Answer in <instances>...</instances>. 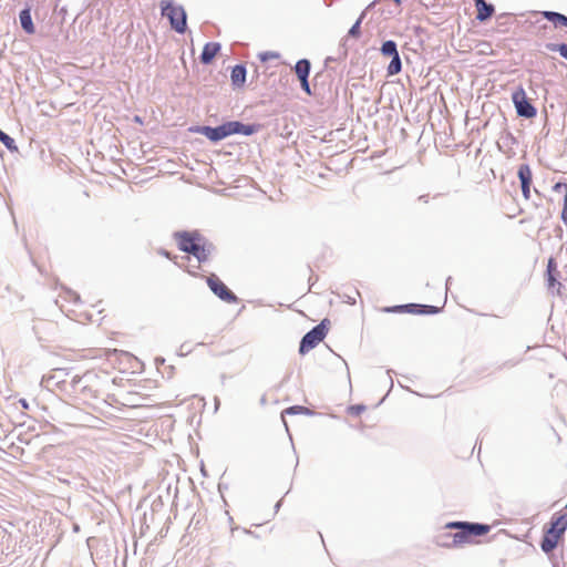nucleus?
Here are the masks:
<instances>
[{"mask_svg":"<svg viewBox=\"0 0 567 567\" xmlns=\"http://www.w3.org/2000/svg\"><path fill=\"white\" fill-rule=\"evenodd\" d=\"M560 218L563 223L567 225V200H564Z\"/></svg>","mask_w":567,"mask_h":567,"instance_id":"38","label":"nucleus"},{"mask_svg":"<svg viewBox=\"0 0 567 567\" xmlns=\"http://www.w3.org/2000/svg\"><path fill=\"white\" fill-rule=\"evenodd\" d=\"M553 517L559 520L561 526L567 529V511L565 513H556Z\"/></svg>","mask_w":567,"mask_h":567,"instance_id":"32","label":"nucleus"},{"mask_svg":"<svg viewBox=\"0 0 567 567\" xmlns=\"http://www.w3.org/2000/svg\"><path fill=\"white\" fill-rule=\"evenodd\" d=\"M441 310L437 306L411 303V315H437Z\"/></svg>","mask_w":567,"mask_h":567,"instance_id":"16","label":"nucleus"},{"mask_svg":"<svg viewBox=\"0 0 567 567\" xmlns=\"http://www.w3.org/2000/svg\"><path fill=\"white\" fill-rule=\"evenodd\" d=\"M215 406H216V410L218 409L219 406V399L218 398H215Z\"/></svg>","mask_w":567,"mask_h":567,"instance_id":"45","label":"nucleus"},{"mask_svg":"<svg viewBox=\"0 0 567 567\" xmlns=\"http://www.w3.org/2000/svg\"><path fill=\"white\" fill-rule=\"evenodd\" d=\"M192 351V348L189 347L188 343H183L181 347H179V352L178 354L179 355H185L187 353H189Z\"/></svg>","mask_w":567,"mask_h":567,"instance_id":"37","label":"nucleus"},{"mask_svg":"<svg viewBox=\"0 0 567 567\" xmlns=\"http://www.w3.org/2000/svg\"><path fill=\"white\" fill-rule=\"evenodd\" d=\"M0 142L7 147L11 153L18 152V146L16 141L2 130L0 131Z\"/></svg>","mask_w":567,"mask_h":567,"instance_id":"23","label":"nucleus"},{"mask_svg":"<svg viewBox=\"0 0 567 567\" xmlns=\"http://www.w3.org/2000/svg\"><path fill=\"white\" fill-rule=\"evenodd\" d=\"M512 102L515 106L516 114L519 117L533 118L537 115V109L533 105L532 101L527 97L523 86H518L512 93Z\"/></svg>","mask_w":567,"mask_h":567,"instance_id":"7","label":"nucleus"},{"mask_svg":"<svg viewBox=\"0 0 567 567\" xmlns=\"http://www.w3.org/2000/svg\"><path fill=\"white\" fill-rule=\"evenodd\" d=\"M369 9L365 8V10L359 16L357 21L352 24V27L348 31V37L350 38H359L361 34V23L367 14V11Z\"/></svg>","mask_w":567,"mask_h":567,"instance_id":"22","label":"nucleus"},{"mask_svg":"<svg viewBox=\"0 0 567 567\" xmlns=\"http://www.w3.org/2000/svg\"><path fill=\"white\" fill-rule=\"evenodd\" d=\"M188 274H190V275H195V271H193V270H188Z\"/></svg>","mask_w":567,"mask_h":567,"instance_id":"48","label":"nucleus"},{"mask_svg":"<svg viewBox=\"0 0 567 567\" xmlns=\"http://www.w3.org/2000/svg\"><path fill=\"white\" fill-rule=\"evenodd\" d=\"M546 49L550 52H558L561 58L567 60V43H546Z\"/></svg>","mask_w":567,"mask_h":567,"instance_id":"24","label":"nucleus"},{"mask_svg":"<svg viewBox=\"0 0 567 567\" xmlns=\"http://www.w3.org/2000/svg\"><path fill=\"white\" fill-rule=\"evenodd\" d=\"M177 247L181 251L192 255L198 264L208 261L216 251L215 245L203 236L198 230H181L174 233Z\"/></svg>","mask_w":567,"mask_h":567,"instance_id":"1","label":"nucleus"},{"mask_svg":"<svg viewBox=\"0 0 567 567\" xmlns=\"http://www.w3.org/2000/svg\"><path fill=\"white\" fill-rule=\"evenodd\" d=\"M391 61L389 65L386 66V75L393 76L399 74L402 71V61L400 54H396L394 56H390Z\"/></svg>","mask_w":567,"mask_h":567,"instance_id":"20","label":"nucleus"},{"mask_svg":"<svg viewBox=\"0 0 567 567\" xmlns=\"http://www.w3.org/2000/svg\"><path fill=\"white\" fill-rule=\"evenodd\" d=\"M504 138H505L506 141H508L512 145H514V144H516V143H517L516 137L513 135V133H512V132H508V131H507V132L505 133Z\"/></svg>","mask_w":567,"mask_h":567,"instance_id":"39","label":"nucleus"},{"mask_svg":"<svg viewBox=\"0 0 567 567\" xmlns=\"http://www.w3.org/2000/svg\"><path fill=\"white\" fill-rule=\"evenodd\" d=\"M380 52L384 56H394L400 54L398 51V44L394 40H386L381 44Z\"/></svg>","mask_w":567,"mask_h":567,"instance_id":"21","label":"nucleus"},{"mask_svg":"<svg viewBox=\"0 0 567 567\" xmlns=\"http://www.w3.org/2000/svg\"><path fill=\"white\" fill-rule=\"evenodd\" d=\"M158 254H159V255H162V256H164V257H165V258H167V259H173L172 254H171L169 251H167L166 249H163V248H162V249H159V250H158Z\"/></svg>","mask_w":567,"mask_h":567,"instance_id":"40","label":"nucleus"},{"mask_svg":"<svg viewBox=\"0 0 567 567\" xmlns=\"http://www.w3.org/2000/svg\"><path fill=\"white\" fill-rule=\"evenodd\" d=\"M284 413L289 414V415H297V414L311 415V414H313V412L310 409L302 406V405L289 406L284 411Z\"/></svg>","mask_w":567,"mask_h":567,"instance_id":"26","label":"nucleus"},{"mask_svg":"<svg viewBox=\"0 0 567 567\" xmlns=\"http://www.w3.org/2000/svg\"><path fill=\"white\" fill-rule=\"evenodd\" d=\"M161 13L167 18L172 30L179 34L187 31V13L183 6L175 4L173 0H162Z\"/></svg>","mask_w":567,"mask_h":567,"instance_id":"3","label":"nucleus"},{"mask_svg":"<svg viewBox=\"0 0 567 567\" xmlns=\"http://www.w3.org/2000/svg\"><path fill=\"white\" fill-rule=\"evenodd\" d=\"M62 374L66 375V373H64V370H58L52 375L43 377L42 382H47V384L54 382L55 385H61V389L66 392V391H69L70 381L62 379L61 378Z\"/></svg>","mask_w":567,"mask_h":567,"instance_id":"18","label":"nucleus"},{"mask_svg":"<svg viewBox=\"0 0 567 567\" xmlns=\"http://www.w3.org/2000/svg\"><path fill=\"white\" fill-rule=\"evenodd\" d=\"M72 295L74 296V299H75V300H79V299H80L79 295H76L75 292H72Z\"/></svg>","mask_w":567,"mask_h":567,"instance_id":"46","label":"nucleus"},{"mask_svg":"<svg viewBox=\"0 0 567 567\" xmlns=\"http://www.w3.org/2000/svg\"><path fill=\"white\" fill-rule=\"evenodd\" d=\"M474 4L476 8V20L480 22L487 21L495 13L494 4L487 2L486 0H474Z\"/></svg>","mask_w":567,"mask_h":567,"instance_id":"11","label":"nucleus"},{"mask_svg":"<svg viewBox=\"0 0 567 567\" xmlns=\"http://www.w3.org/2000/svg\"><path fill=\"white\" fill-rule=\"evenodd\" d=\"M520 188H522L523 197L525 199H529L530 198V186H528V185H520Z\"/></svg>","mask_w":567,"mask_h":567,"instance_id":"36","label":"nucleus"},{"mask_svg":"<svg viewBox=\"0 0 567 567\" xmlns=\"http://www.w3.org/2000/svg\"><path fill=\"white\" fill-rule=\"evenodd\" d=\"M553 192L555 193H564V200H567V183L557 182L553 186Z\"/></svg>","mask_w":567,"mask_h":567,"instance_id":"27","label":"nucleus"},{"mask_svg":"<svg viewBox=\"0 0 567 567\" xmlns=\"http://www.w3.org/2000/svg\"><path fill=\"white\" fill-rule=\"evenodd\" d=\"M165 362V359L164 358H156L155 359V364L156 367H159L161 364H164Z\"/></svg>","mask_w":567,"mask_h":567,"instance_id":"42","label":"nucleus"},{"mask_svg":"<svg viewBox=\"0 0 567 567\" xmlns=\"http://www.w3.org/2000/svg\"><path fill=\"white\" fill-rule=\"evenodd\" d=\"M19 404L21 405V408L23 410H29V408H30V403L25 399H20Z\"/></svg>","mask_w":567,"mask_h":567,"instance_id":"41","label":"nucleus"},{"mask_svg":"<svg viewBox=\"0 0 567 567\" xmlns=\"http://www.w3.org/2000/svg\"><path fill=\"white\" fill-rule=\"evenodd\" d=\"M517 177L520 182V185L532 186L533 174H532L530 166L528 164H520L518 166Z\"/></svg>","mask_w":567,"mask_h":567,"instance_id":"19","label":"nucleus"},{"mask_svg":"<svg viewBox=\"0 0 567 567\" xmlns=\"http://www.w3.org/2000/svg\"><path fill=\"white\" fill-rule=\"evenodd\" d=\"M281 503H282V501L280 499V501H278V502H277V504L275 505V511H276V512H278V511H279V508H280V506H281Z\"/></svg>","mask_w":567,"mask_h":567,"instance_id":"44","label":"nucleus"},{"mask_svg":"<svg viewBox=\"0 0 567 567\" xmlns=\"http://www.w3.org/2000/svg\"><path fill=\"white\" fill-rule=\"evenodd\" d=\"M553 567H557V564H555V563H554V564H553Z\"/></svg>","mask_w":567,"mask_h":567,"instance_id":"49","label":"nucleus"},{"mask_svg":"<svg viewBox=\"0 0 567 567\" xmlns=\"http://www.w3.org/2000/svg\"><path fill=\"white\" fill-rule=\"evenodd\" d=\"M566 528L561 526L559 520L551 516L548 525L544 527L543 537L539 543L540 549L545 554L553 553L563 539Z\"/></svg>","mask_w":567,"mask_h":567,"instance_id":"5","label":"nucleus"},{"mask_svg":"<svg viewBox=\"0 0 567 567\" xmlns=\"http://www.w3.org/2000/svg\"><path fill=\"white\" fill-rule=\"evenodd\" d=\"M556 272H557L556 262H555L554 258H549L548 264H547L546 274H556Z\"/></svg>","mask_w":567,"mask_h":567,"instance_id":"35","label":"nucleus"},{"mask_svg":"<svg viewBox=\"0 0 567 567\" xmlns=\"http://www.w3.org/2000/svg\"><path fill=\"white\" fill-rule=\"evenodd\" d=\"M293 71H295L298 80L309 79L310 71H311L310 60H308V59L298 60L293 66Z\"/></svg>","mask_w":567,"mask_h":567,"instance_id":"15","label":"nucleus"},{"mask_svg":"<svg viewBox=\"0 0 567 567\" xmlns=\"http://www.w3.org/2000/svg\"><path fill=\"white\" fill-rule=\"evenodd\" d=\"M489 530L491 526L487 524L466 522L460 530L454 532L453 540H444L441 543V546L457 547L468 544L474 537L486 535Z\"/></svg>","mask_w":567,"mask_h":567,"instance_id":"2","label":"nucleus"},{"mask_svg":"<svg viewBox=\"0 0 567 567\" xmlns=\"http://www.w3.org/2000/svg\"><path fill=\"white\" fill-rule=\"evenodd\" d=\"M565 509L567 511V504L565 505Z\"/></svg>","mask_w":567,"mask_h":567,"instance_id":"50","label":"nucleus"},{"mask_svg":"<svg viewBox=\"0 0 567 567\" xmlns=\"http://www.w3.org/2000/svg\"><path fill=\"white\" fill-rule=\"evenodd\" d=\"M220 49L221 45L219 42H207L199 55L200 63L204 65L210 64L215 60Z\"/></svg>","mask_w":567,"mask_h":567,"instance_id":"12","label":"nucleus"},{"mask_svg":"<svg viewBox=\"0 0 567 567\" xmlns=\"http://www.w3.org/2000/svg\"><path fill=\"white\" fill-rule=\"evenodd\" d=\"M206 282L212 292L220 300L227 303L238 302V297L216 275L208 276Z\"/></svg>","mask_w":567,"mask_h":567,"instance_id":"9","label":"nucleus"},{"mask_svg":"<svg viewBox=\"0 0 567 567\" xmlns=\"http://www.w3.org/2000/svg\"><path fill=\"white\" fill-rule=\"evenodd\" d=\"M278 56H279L278 53H275V52H271V51H267V52H264V53L259 54V59L261 61H264V62L269 60V59H271V58H278Z\"/></svg>","mask_w":567,"mask_h":567,"instance_id":"34","label":"nucleus"},{"mask_svg":"<svg viewBox=\"0 0 567 567\" xmlns=\"http://www.w3.org/2000/svg\"><path fill=\"white\" fill-rule=\"evenodd\" d=\"M228 130L229 136L231 135H245L250 136L260 131L261 124L259 123H249L245 124L240 121H228Z\"/></svg>","mask_w":567,"mask_h":567,"instance_id":"10","label":"nucleus"},{"mask_svg":"<svg viewBox=\"0 0 567 567\" xmlns=\"http://www.w3.org/2000/svg\"><path fill=\"white\" fill-rule=\"evenodd\" d=\"M299 82H300L301 90L307 95H312V91H311V87H310L309 79H301V80H299Z\"/></svg>","mask_w":567,"mask_h":567,"instance_id":"30","label":"nucleus"},{"mask_svg":"<svg viewBox=\"0 0 567 567\" xmlns=\"http://www.w3.org/2000/svg\"><path fill=\"white\" fill-rule=\"evenodd\" d=\"M451 279H452L451 277H447V279H446V286L450 284Z\"/></svg>","mask_w":567,"mask_h":567,"instance_id":"47","label":"nucleus"},{"mask_svg":"<svg viewBox=\"0 0 567 567\" xmlns=\"http://www.w3.org/2000/svg\"><path fill=\"white\" fill-rule=\"evenodd\" d=\"M365 405L363 404H354L349 406V413L353 416H359L361 413L365 411Z\"/></svg>","mask_w":567,"mask_h":567,"instance_id":"28","label":"nucleus"},{"mask_svg":"<svg viewBox=\"0 0 567 567\" xmlns=\"http://www.w3.org/2000/svg\"><path fill=\"white\" fill-rule=\"evenodd\" d=\"M192 133L204 135L212 143H218L229 136V130L227 122L221 123L217 126L209 125H196L189 128Z\"/></svg>","mask_w":567,"mask_h":567,"instance_id":"8","label":"nucleus"},{"mask_svg":"<svg viewBox=\"0 0 567 567\" xmlns=\"http://www.w3.org/2000/svg\"><path fill=\"white\" fill-rule=\"evenodd\" d=\"M19 21H20V25H21L22 30L27 34H33L35 32V27L32 21L30 7H25L19 12Z\"/></svg>","mask_w":567,"mask_h":567,"instance_id":"14","label":"nucleus"},{"mask_svg":"<svg viewBox=\"0 0 567 567\" xmlns=\"http://www.w3.org/2000/svg\"><path fill=\"white\" fill-rule=\"evenodd\" d=\"M383 311L386 313H411V303L385 307Z\"/></svg>","mask_w":567,"mask_h":567,"instance_id":"25","label":"nucleus"},{"mask_svg":"<svg viewBox=\"0 0 567 567\" xmlns=\"http://www.w3.org/2000/svg\"><path fill=\"white\" fill-rule=\"evenodd\" d=\"M453 534L454 532L451 530L443 532L437 536V544L441 546V543L444 540H453Z\"/></svg>","mask_w":567,"mask_h":567,"instance_id":"29","label":"nucleus"},{"mask_svg":"<svg viewBox=\"0 0 567 567\" xmlns=\"http://www.w3.org/2000/svg\"><path fill=\"white\" fill-rule=\"evenodd\" d=\"M94 378L95 375L90 372L83 375H74L69 383L68 392L84 402L96 399L97 390H95L91 383Z\"/></svg>","mask_w":567,"mask_h":567,"instance_id":"4","label":"nucleus"},{"mask_svg":"<svg viewBox=\"0 0 567 567\" xmlns=\"http://www.w3.org/2000/svg\"><path fill=\"white\" fill-rule=\"evenodd\" d=\"M329 323L328 319H323L301 338L299 343V353L301 355L308 353L326 338Z\"/></svg>","mask_w":567,"mask_h":567,"instance_id":"6","label":"nucleus"},{"mask_svg":"<svg viewBox=\"0 0 567 567\" xmlns=\"http://www.w3.org/2000/svg\"><path fill=\"white\" fill-rule=\"evenodd\" d=\"M542 16L549 22H551L555 27H566L567 28V16L556 12V11H543Z\"/></svg>","mask_w":567,"mask_h":567,"instance_id":"17","label":"nucleus"},{"mask_svg":"<svg viewBox=\"0 0 567 567\" xmlns=\"http://www.w3.org/2000/svg\"><path fill=\"white\" fill-rule=\"evenodd\" d=\"M546 276L549 288L555 287L556 285L558 286V289L561 287V284L556 279V274H546Z\"/></svg>","mask_w":567,"mask_h":567,"instance_id":"31","label":"nucleus"},{"mask_svg":"<svg viewBox=\"0 0 567 567\" xmlns=\"http://www.w3.org/2000/svg\"><path fill=\"white\" fill-rule=\"evenodd\" d=\"M427 197H429L427 195H421V196L419 197V200H422V202H424V203H427Z\"/></svg>","mask_w":567,"mask_h":567,"instance_id":"43","label":"nucleus"},{"mask_svg":"<svg viewBox=\"0 0 567 567\" xmlns=\"http://www.w3.org/2000/svg\"><path fill=\"white\" fill-rule=\"evenodd\" d=\"M247 69L243 63L236 64L231 69L230 80L234 87H243L246 83Z\"/></svg>","mask_w":567,"mask_h":567,"instance_id":"13","label":"nucleus"},{"mask_svg":"<svg viewBox=\"0 0 567 567\" xmlns=\"http://www.w3.org/2000/svg\"><path fill=\"white\" fill-rule=\"evenodd\" d=\"M466 522H450L445 525V529H450L452 532V529H455L456 530H460L464 525H465Z\"/></svg>","mask_w":567,"mask_h":567,"instance_id":"33","label":"nucleus"}]
</instances>
